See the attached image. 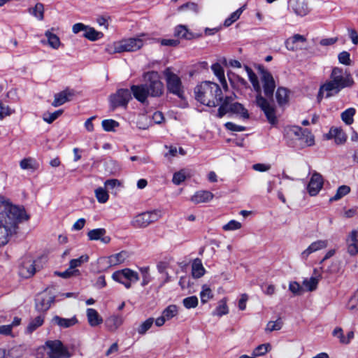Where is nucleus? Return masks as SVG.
Listing matches in <instances>:
<instances>
[{"label":"nucleus","mask_w":358,"mask_h":358,"mask_svg":"<svg viewBox=\"0 0 358 358\" xmlns=\"http://www.w3.org/2000/svg\"><path fill=\"white\" fill-rule=\"evenodd\" d=\"M355 82L351 73L343 68L334 66L329 74V79L320 85L317 99H328L338 95L345 88L353 86Z\"/></svg>","instance_id":"nucleus-1"},{"label":"nucleus","mask_w":358,"mask_h":358,"mask_svg":"<svg viewBox=\"0 0 358 358\" xmlns=\"http://www.w3.org/2000/svg\"><path fill=\"white\" fill-rule=\"evenodd\" d=\"M29 216L23 208L9 205L0 213V247L6 245L16 233L17 224L28 220Z\"/></svg>","instance_id":"nucleus-2"},{"label":"nucleus","mask_w":358,"mask_h":358,"mask_svg":"<svg viewBox=\"0 0 358 358\" xmlns=\"http://www.w3.org/2000/svg\"><path fill=\"white\" fill-rule=\"evenodd\" d=\"M196 99L209 107L218 106L223 100L222 92L220 86L213 82L201 83L194 88Z\"/></svg>","instance_id":"nucleus-3"},{"label":"nucleus","mask_w":358,"mask_h":358,"mask_svg":"<svg viewBox=\"0 0 358 358\" xmlns=\"http://www.w3.org/2000/svg\"><path fill=\"white\" fill-rule=\"evenodd\" d=\"M284 138L289 147L303 148L315 144L314 136L308 129L289 126L284 129Z\"/></svg>","instance_id":"nucleus-4"},{"label":"nucleus","mask_w":358,"mask_h":358,"mask_svg":"<svg viewBox=\"0 0 358 358\" xmlns=\"http://www.w3.org/2000/svg\"><path fill=\"white\" fill-rule=\"evenodd\" d=\"M234 113L240 115L243 119H248L249 114L242 104L238 102H233L231 96H226L218 108L217 116L222 118L227 113Z\"/></svg>","instance_id":"nucleus-5"},{"label":"nucleus","mask_w":358,"mask_h":358,"mask_svg":"<svg viewBox=\"0 0 358 358\" xmlns=\"http://www.w3.org/2000/svg\"><path fill=\"white\" fill-rule=\"evenodd\" d=\"M148 38L146 34H142L136 38H129L115 42L113 45V52L136 51L143 47L145 41Z\"/></svg>","instance_id":"nucleus-6"},{"label":"nucleus","mask_w":358,"mask_h":358,"mask_svg":"<svg viewBox=\"0 0 358 358\" xmlns=\"http://www.w3.org/2000/svg\"><path fill=\"white\" fill-rule=\"evenodd\" d=\"M162 216L160 210L144 212L136 215L131 220V224L136 228H145L157 221Z\"/></svg>","instance_id":"nucleus-7"},{"label":"nucleus","mask_w":358,"mask_h":358,"mask_svg":"<svg viewBox=\"0 0 358 358\" xmlns=\"http://www.w3.org/2000/svg\"><path fill=\"white\" fill-rule=\"evenodd\" d=\"M149 95L152 97L160 96L164 92V85L157 72H149L145 75Z\"/></svg>","instance_id":"nucleus-8"},{"label":"nucleus","mask_w":358,"mask_h":358,"mask_svg":"<svg viewBox=\"0 0 358 358\" xmlns=\"http://www.w3.org/2000/svg\"><path fill=\"white\" fill-rule=\"evenodd\" d=\"M112 278L115 281L124 285L127 289H129L131 283L138 281L139 276L137 272L130 268H124L114 272Z\"/></svg>","instance_id":"nucleus-9"},{"label":"nucleus","mask_w":358,"mask_h":358,"mask_svg":"<svg viewBox=\"0 0 358 358\" xmlns=\"http://www.w3.org/2000/svg\"><path fill=\"white\" fill-rule=\"evenodd\" d=\"M165 76L169 92L182 99L184 87L179 76L169 71L165 72Z\"/></svg>","instance_id":"nucleus-10"},{"label":"nucleus","mask_w":358,"mask_h":358,"mask_svg":"<svg viewBox=\"0 0 358 358\" xmlns=\"http://www.w3.org/2000/svg\"><path fill=\"white\" fill-rule=\"evenodd\" d=\"M38 262V260L35 261L31 257H25L20 266L19 273L20 276L24 278L33 276L41 268Z\"/></svg>","instance_id":"nucleus-11"},{"label":"nucleus","mask_w":358,"mask_h":358,"mask_svg":"<svg viewBox=\"0 0 358 358\" xmlns=\"http://www.w3.org/2000/svg\"><path fill=\"white\" fill-rule=\"evenodd\" d=\"M48 348L49 358H69L70 354L67 349L63 345L62 342L58 340L48 341L45 343Z\"/></svg>","instance_id":"nucleus-12"},{"label":"nucleus","mask_w":358,"mask_h":358,"mask_svg":"<svg viewBox=\"0 0 358 358\" xmlns=\"http://www.w3.org/2000/svg\"><path fill=\"white\" fill-rule=\"evenodd\" d=\"M131 99V94L128 89H120L115 94L110 96V105L113 109L120 106H127Z\"/></svg>","instance_id":"nucleus-13"},{"label":"nucleus","mask_w":358,"mask_h":358,"mask_svg":"<svg viewBox=\"0 0 358 358\" xmlns=\"http://www.w3.org/2000/svg\"><path fill=\"white\" fill-rule=\"evenodd\" d=\"M257 105L264 111L268 121L271 124H274L277 122L275 109L273 106L261 94H257L256 97Z\"/></svg>","instance_id":"nucleus-14"},{"label":"nucleus","mask_w":358,"mask_h":358,"mask_svg":"<svg viewBox=\"0 0 358 358\" xmlns=\"http://www.w3.org/2000/svg\"><path fill=\"white\" fill-rule=\"evenodd\" d=\"M324 185V179L320 173L313 171L307 186V190L310 196H315L318 194Z\"/></svg>","instance_id":"nucleus-15"},{"label":"nucleus","mask_w":358,"mask_h":358,"mask_svg":"<svg viewBox=\"0 0 358 358\" xmlns=\"http://www.w3.org/2000/svg\"><path fill=\"white\" fill-rule=\"evenodd\" d=\"M261 80L263 84L264 94L268 98H271L275 88V84L272 75L266 70H261Z\"/></svg>","instance_id":"nucleus-16"},{"label":"nucleus","mask_w":358,"mask_h":358,"mask_svg":"<svg viewBox=\"0 0 358 358\" xmlns=\"http://www.w3.org/2000/svg\"><path fill=\"white\" fill-rule=\"evenodd\" d=\"M55 301V296L47 292L41 294L36 299V308L38 311L45 312Z\"/></svg>","instance_id":"nucleus-17"},{"label":"nucleus","mask_w":358,"mask_h":358,"mask_svg":"<svg viewBox=\"0 0 358 358\" xmlns=\"http://www.w3.org/2000/svg\"><path fill=\"white\" fill-rule=\"evenodd\" d=\"M75 95V90L66 88V90L55 94V99L52 105L54 107L62 106L66 102L71 101Z\"/></svg>","instance_id":"nucleus-18"},{"label":"nucleus","mask_w":358,"mask_h":358,"mask_svg":"<svg viewBox=\"0 0 358 358\" xmlns=\"http://www.w3.org/2000/svg\"><path fill=\"white\" fill-rule=\"evenodd\" d=\"M358 231L352 230L347 236L345 242L348 252L351 256L358 254Z\"/></svg>","instance_id":"nucleus-19"},{"label":"nucleus","mask_w":358,"mask_h":358,"mask_svg":"<svg viewBox=\"0 0 358 358\" xmlns=\"http://www.w3.org/2000/svg\"><path fill=\"white\" fill-rule=\"evenodd\" d=\"M131 94L132 93L134 98L141 103H144L149 95L148 91V85L141 84L137 85H132L131 87Z\"/></svg>","instance_id":"nucleus-20"},{"label":"nucleus","mask_w":358,"mask_h":358,"mask_svg":"<svg viewBox=\"0 0 358 358\" xmlns=\"http://www.w3.org/2000/svg\"><path fill=\"white\" fill-rule=\"evenodd\" d=\"M106 234V230L105 229L98 228L89 231L87 236L90 241H100L101 243L107 244L110 242L111 238Z\"/></svg>","instance_id":"nucleus-21"},{"label":"nucleus","mask_w":358,"mask_h":358,"mask_svg":"<svg viewBox=\"0 0 358 358\" xmlns=\"http://www.w3.org/2000/svg\"><path fill=\"white\" fill-rule=\"evenodd\" d=\"M289 2L293 6V10L296 15L303 17L309 13L310 9L304 0H289Z\"/></svg>","instance_id":"nucleus-22"},{"label":"nucleus","mask_w":358,"mask_h":358,"mask_svg":"<svg viewBox=\"0 0 358 358\" xmlns=\"http://www.w3.org/2000/svg\"><path fill=\"white\" fill-rule=\"evenodd\" d=\"M306 38L304 36L300 34H294L293 36L289 38L285 42V46L287 50L294 51L298 50L300 43H304Z\"/></svg>","instance_id":"nucleus-23"},{"label":"nucleus","mask_w":358,"mask_h":358,"mask_svg":"<svg viewBox=\"0 0 358 358\" xmlns=\"http://www.w3.org/2000/svg\"><path fill=\"white\" fill-rule=\"evenodd\" d=\"M52 322L54 324L58 325L61 328H69L77 324L78 320L76 316H73L71 318H63L55 315L52 317Z\"/></svg>","instance_id":"nucleus-24"},{"label":"nucleus","mask_w":358,"mask_h":358,"mask_svg":"<svg viewBox=\"0 0 358 358\" xmlns=\"http://www.w3.org/2000/svg\"><path fill=\"white\" fill-rule=\"evenodd\" d=\"M213 194L209 191L201 190L196 192L192 197L191 201L194 203H206L211 201Z\"/></svg>","instance_id":"nucleus-25"},{"label":"nucleus","mask_w":358,"mask_h":358,"mask_svg":"<svg viewBox=\"0 0 358 358\" xmlns=\"http://www.w3.org/2000/svg\"><path fill=\"white\" fill-rule=\"evenodd\" d=\"M123 318L120 315H112L105 321V325L110 331H115L123 323Z\"/></svg>","instance_id":"nucleus-26"},{"label":"nucleus","mask_w":358,"mask_h":358,"mask_svg":"<svg viewBox=\"0 0 358 358\" xmlns=\"http://www.w3.org/2000/svg\"><path fill=\"white\" fill-rule=\"evenodd\" d=\"M0 351L3 354L0 358H20L22 356L24 350L21 345H15L8 350L0 348Z\"/></svg>","instance_id":"nucleus-27"},{"label":"nucleus","mask_w":358,"mask_h":358,"mask_svg":"<svg viewBox=\"0 0 358 358\" xmlns=\"http://www.w3.org/2000/svg\"><path fill=\"white\" fill-rule=\"evenodd\" d=\"M129 258V254L127 251H121L118 253L112 255L108 257V264L109 266H116L122 264Z\"/></svg>","instance_id":"nucleus-28"},{"label":"nucleus","mask_w":358,"mask_h":358,"mask_svg":"<svg viewBox=\"0 0 358 358\" xmlns=\"http://www.w3.org/2000/svg\"><path fill=\"white\" fill-rule=\"evenodd\" d=\"M87 317L91 327H96L103 322V319L94 308L87 309Z\"/></svg>","instance_id":"nucleus-29"},{"label":"nucleus","mask_w":358,"mask_h":358,"mask_svg":"<svg viewBox=\"0 0 358 358\" xmlns=\"http://www.w3.org/2000/svg\"><path fill=\"white\" fill-rule=\"evenodd\" d=\"M205 268L199 259H195L192 264V275L194 278H199L205 273Z\"/></svg>","instance_id":"nucleus-30"},{"label":"nucleus","mask_w":358,"mask_h":358,"mask_svg":"<svg viewBox=\"0 0 358 358\" xmlns=\"http://www.w3.org/2000/svg\"><path fill=\"white\" fill-rule=\"evenodd\" d=\"M244 68L248 74L249 80L253 86L254 90L257 92V94H261L262 88L259 85V80H258L257 75L248 66H245Z\"/></svg>","instance_id":"nucleus-31"},{"label":"nucleus","mask_w":358,"mask_h":358,"mask_svg":"<svg viewBox=\"0 0 358 358\" xmlns=\"http://www.w3.org/2000/svg\"><path fill=\"white\" fill-rule=\"evenodd\" d=\"M329 135L335 139L336 144H343L347 139L346 134L340 128H331L329 131Z\"/></svg>","instance_id":"nucleus-32"},{"label":"nucleus","mask_w":358,"mask_h":358,"mask_svg":"<svg viewBox=\"0 0 358 358\" xmlns=\"http://www.w3.org/2000/svg\"><path fill=\"white\" fill-rule=\"evenodd\" d=\"M211 69L213 71L214 74L217 77L223 88L227 89V84L224 77V69L222 67V66L218 63H215L212 65Z\"/></svg>","instance_id":"nucleus-33"},{"label":"nucleus","mask_w":358,"mask_h":358,"mask_svg":"<svg viewBox=\"0 0 358 358\" xmlns=\"http://www.w3.org/2000/svg\"><path fill=\"white\" fill-rule=\"evenodd\" d=\"M174 35L177 37L187 40L192 39L194 37L193 34L189 31L188 29L185 25L177 26L175 28Z\"/></svg>","instance_id":"nucleus-34"},{"label":"nucleus","mask_w":358,"mask_h":358,"mask_svg":"<svg viewBox=\"0 0 358 358\" xmlns=\"http://www.w3.org/2000/svg\"><path fill=\"white\" fill-rule=\"evenodd\" d=\"M44 322V317L43 315H39L36 317L34 319H31L27 327V332L28 334H31L36 329L41 327Z\"/></svg>","instance_id":"nucleus-35"},{"label":"nucleus","mask_w":358,"mask_h":358,"mask_svg":"<svg viewBox=\"0 0 358 358\" xmlns=\"http://www.w3.org/2000/svg\"><path fill=\"white\" fill-rule=\"evenodd\" d=\"M45 36L48 38V45L53 49H58L61 45L59 38L55 34L48 30L45 33Z\"/></svg>","instance_id":"nucleus-36"},{"label":"nucleus","mask_w":358,"mask_h":358,"mask_svg":"<svg viewBox=\"0 0 358 358\" xmlns=\"http://www.w3.org/2000/svg\"><path fill=\"white\" fill-rule=\"evenodd\" d=\"M355 113L356 110L354 108H349L341 113V117L347 125H350L354 122Z\"/></svg>","instance_id":"nucleus-37"},{"label":"nucleus","mask_w":358,"mask_h":358,"mask_svg":"<svg viewBox=\"0 0 358 358\" xmlns=\"http://www.w3.org/2000/svg\"><path fill=\"white\" fill-rule=\"evenodd\" d=\"M83 36L90 41H95L101 38L103 34V33L95 30L94 28L87 26V29H86Z\"/></svg>","instance_id":"nucleus-38"},{"label":"nucleus","mask_w":358,"mask_h":358,"mask_svg":"<svg viewBox=\"0 0 358 358\" xmlns=\"http://www.w3.org/2000/svg\"><path fill=\"white\" fill-rule=\"evenodd\" d=\"M276 99L279 105L282 106L288 102V90L284 87H279L275 94Z\"/></svg>","instance_id":"nucleus-39"},{"label":"nucleus","mask_w":358,"mask_h":358,"mask_svg":"<svg viewBox=\"0 0 358 358\" xmlns=\"http://www.w3.org/2000/svg\"><path fill=\"white\" fill-rule=\"evenodd\" d=\"M29 12L39 20L44 17V6L41 3H37L34 8L29 9Z\"/></svg>","instance_id":"nucleus-40"},{"label":"nucleus","mask_w":358,"mask_h":358,"mask_svg":"<svg viewBox=\"0 0 358 358\" xmlns=\"http://www.w3.org/2000/svg\"><path fill=\"white\" fill-rule=\"evenodd\" d=\"M20 166L23 170H32L35 171L37 169V165L35 159L33 158H24L20 162Z\"/></svg>","instance_id":"nucleus-41"},{"label":"nucleus","mask_w":358,"mask_h":358,"mask_svg":"<svg viewBox=\"0 0 358 358\" xmlns=\"http://www.w3.org/2000/svg\"><path fill=\"white\" fill-rule=\"evenodd\" d=\"M350 192V188L348 185H341L340 186L334 196L330 198V201H338L344 196L347 195Z\"/></svg>","instance_id":"nucleus-42"},{"label":"nucleus","mask_w":358,"mask_h":358,"mask_svg":"<svg viewBox=\"0 0 358 358\" xmlns=\"http://www.w3.org/2000/svg\"><path fill=\"white\" fill-rule=\"evenodd\" d=\"M228 313L229 309L227 305V301L223 299L219 302V305L213 311V315L221 317L224 315H227Z\"/></svg>","instance_id":"nucleus-43"},{"label":"nucleus","mask_w":358,"mask_h":358,"mask_svg":"<svg viewBox=\"0 0 358 358\" xmlns=\"http://www.w3.org/2000/svg\"><path fill=\"white\" fill-rule=\"evenodd\" d=\"M319 282V278L316 277H311L310 278L305 279L303 281V286L307 291H313L317 288Z\"/></svg>","instance_id":"nucleus-44"},{"label":"nucleus","mask_w":358,"mask_h":358,"mask_svg":"<svg viewBox=\"0 0 358 358\" xmlns=\"http://www.w3.org/2000/svg\"><path fill=\"white\" fill-rule=\"evenodd\" d=\"M271 350V345L269 343H264L258 345L254 349L252 355L254 357H260L266 355Z\"/></svg>","instance_id":"nucleus-45"},{"label":"nucleus","mask_w":358,"mask_h":358,"mask_svg":"<svg viewBox=\"0 0 358 358\" xmlns=\"http://www.w3.org/2000/svg\"><path fill=\"white\" fill-rule=\"evenodd\" d=\"M95 196L97 201L101 203H105L109 199L107 191L103 187H99L95 189Z\"/></svg>","instance_id":"nucleus-46"},{"label":"nucleus","mask_w":358,"mask_h":358,"mask_svg":"<svg viewBox=\"0 0 358 358\" xmlns=\"http://www.w3.org/2000/svg\"><path fill=\"white\" fill-rule=\"evenodd\" d=\"M243 11V8H240L237 9L236 11L232 13L229 17H227L224 22V25L225 27H229L236 20H238Z\"/></svg>","instance_id":"nucleus-47"},{"label":"nucleus","mask_w":358,"mask_h":358,"mask_svg":"<svg viewBox=\"0 0 358 358\" xmlns=\"http://www.w3.org/2000/svg\"><path fill=\"white\" fill-rule=\"evenodd\" d=\"M177 314L178 307L176 305L169 306L162 312V315H164V317H165L166 320L172 319L173 317L177 315Z\"/></svg>","instance_id":"nucleus-48"},{"label":"nucleus","mask_w":358,"mask_h":358,"mask_svg":"<svg viewBox=\"0 0 358 358\" xmlns=\"http://www.w3.org/2000/svg\"><path fill=\"white\" fill-rule=\"evenodd\" d=\"M103 129L106 131H114L116 127H119V123L114 120H104L101 122Z\"/></svg>","instance_id":"nucleus-49"},{"label":"nucleus","mask_w":358,"mask_h":358,"mask_svg":"<svg viewBox=\"0 0 358 358\" xmlns=\"http://www.w3.org/2000/svg\"><path fill=\"white\" fill-rule=\"evenodd\" d=\"M198 303V298L196 296H189L182 300L183 306L187 309L196 308Z\"/></svg>","instance_id":"nucleus-50"},{"label":"nucleus","mask_w":358,"mask_h":358,"mask_svg":"<svg viewBox=\"0 0 358 358\" xmlns=\"http://www.w3.org/2000/svg\"><path fill=\"white\" fill-rule=\"evenodd\" d=\"M200 297L201 303H206L213 297L212 291L207 285H203L202 287V290L200 293Z\"/></svg>","instance_id":"nucleus-51"},{"label":"nucleus","mask_w":358,"mask_h":358,"mask_svg":"<svg viewBox=\"0 0 358 358\" xmlns=\"http://www.w3.org/2000/svg\"><path fill=\"white\" fill-rule=\"evenodd\" d=\"M15 112L14 109L0 101V120H3L6 116L11 115L15 113Z\"/></svg>","instance_id":"nucleus-52"},{"label":"nucleus","mask_w":358,"mask_h":358,"mask_svg":"<svg viewBox=\"0 0 358 358\" xmlns=\"http://www.w3.org/2000/svg\"><path fill=\"white\" fill-rule=\"evenodd\" d=\"M348 308L352 312L358 311V289L349 300Z\"/></svg>","instance_id":"nucleus-53"},{"label":"nucleus","mask_w":358,"mask_h":358,"mask_svg":"<svg viewBox=\"0 0 358 358\" xmlns=\"http://www.w3.org/2000/svg\"><path fill=\"white\" fill-rule=\"evenodd\" d=\"M313 248L314 252H316L319 250H323L328 246V241L327 240H317L310 245Z\"/></svg>","instance_id":"nucleus-54"},{"label":"nucleus","mask_w":358,"mask_h":358,"mask_svg":"<svg viewBox=\"0 0 358 358\" xmlns=\"http://www.w3.org/2000/svg\"><path fill=\"white\" fill-rule=\"evenodd\" d=\"M89 257L87 255H82L78 259H73L70 261L69 266L76 269V268L80 266L83 263L88 262Z\"/></svg>","instance_id":"nucleus-55"},{"label":"nucleus","mask_w":358,"mask_h":358,"mask_svg":"<svg viewBox=\"0 0 358 358\" xmlns=\"http://www.w3.org/2000/svg\"><path fill=\"white\" fill-rule=\"evenodd\" d=\"M63 113L62 110H58L52 113L44 114L43 120L48 123H52L55 121L57 117H59Z\"/></svg>","instance_id":"nucleus-56"},{"label":"nucleus","mask_w":358,"mask_h":358,"mask_svg":"<svg viewBox=\"0 0 358 358\" xmlns=\"http://www.w3.org/2000/svg\"><path fill=\"white\" fill-rule=\"evenodd\" d=\"M332 335L338 338L341 344H348V341H345V336H344L343 331L341 327H336L332 332Z\"/></svg>","instance_id":"nucleus-57"},{"label":"nucleus","mask_w":358,"mask_h":358,"mask_svg":"<svg viewBox=\"0 0 358 358\" xmlns=\"http://www.w3.org/2000/svg\"><path fill=\"white\" fill-rule=\"evenodd\" d=\"M338 61L341 64L350 66L351 64L350 55L347 51H343L338 55Z\"/></svg>","instance_id":"nucleus-58"},{"label":"nucleus","mask_w":358,"mask_h":358,"mask_svg":"<svg viewBox=\"0 0 358 358\" xmlns=\"http://www.w3.org/2000/svg\"><path fill=\"white\" fill-rule=\"evenodd\" d=\"M282 322L280 320H278L276 321H270L266 327V331H278L282 328Z\"/></svg>","instance_id":"nucleus-59"},{"label":"nucleus","mask_w":358,"mask_h":358,"mask_svg":"<svg viewBox=\"0 0 358 358\" xmlns=\"http://www.w3.org/2000/svg\"><path fill=\"white\" fill-rule=\"evenodd\" d=\"M153 322V318H148L144 322H143L138 329V334H145V332L152 327Z\"/></svg>","instance_id":"nucleus-60"},{"label":"nucleus","mask_w":358,"mask_h":358,"mask_svg":"<svg viewBox=\"0 0 358 358\" xmlns=\"http://www.w3.org/2000/svg\"><path fill=\"white\" fill-rule=\"evenodd\" d=\"M241 223L236 220H231L227 224H224L222 229L224 231H234L241 228Z\"/></svg>","instance_id":"nucleus-61"},{"label":"nucleus","mask_w":358,"mask_h":358,"mask_svg":"<svg viewBox=\"0 0 358 358\" xmlns=\"http://www.w3.org/2000/svg\"><path fill=\"white\" fill-rule=\"evenodd\" d=\"M186 178L185 173L183 171H180L174 173L172 181L175 185H180Z\"/></svg>","instance_id":"nucleus-62"},{"label":"nucleus","mask_w":358,"mask_h":358,"mask_svg":"<svg viewBox=\"0 0 358 358\" xmlns=\"http://www.w3.org/2000/svg\"><path fill=\"white\" fill-rule=\"evenodd\" d=\"M78 271L77 269H73L70 266L64 272H57L56 274L63 278H68L73 275H77Z\"/></svg>","instance_id":"nucleus-63"},{"label":"nucleus","mask_w":358,"mask_h":358,"mask_svg":"<svg viewBox=\"0 0 358 358\" xmlns=\"http://www.w3.org/2000/svg\"><path fill=\"white\" fill-rule=\"evenodd\" d=\"M348 32L350 38L351 39L352 43L354 45L358 44V33L354 29H348Z\"/></svg>","instance_id":"nucleus-64"}]
</instances>
